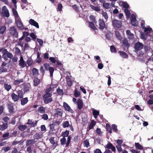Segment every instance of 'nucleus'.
I'll return each instance as SVG.
<instances>
[{"label": "nucleus", "instance_id": "obj_1", "mask_svg": "<svg viewBox=\"0 0 153 153\" xmlns=\"http://www.w3.org/2000/svg\"><path fill=\"white\" fill-rule=\"evenodd\" d=\"M8 33L10 36L13 38H17L18 37L19 33L16 27L14 26L11 27L10 28Z\"/></svg>", "mask_w": 153, "mask_h": 153}, {"label": "nucleus", "instance_id": "obj_2", "mask_svg": "<svg viewBox=\"0 0 153 153\" xmlns=\"http://www.w3.org/2000/svg\"><path fill=\"white\" fill-rule=\"evenodd\" d=\"M52 95L45 94L43 96V101L45 104H48L53 101V98L51 97Z\"/></svg>", "mask_w": 153, "mask_h": 153}, {"label": "nucleus", "instance_id": "obj_3", "mask_svg": "<svg viewBox=\"0 0 153 153\" xmlns=\"http://www.w3.org/2000/svg\"><path fill=\"white\" fill-rule=\"evenodd\" d=\"M113 26L116 29L119 28L122 26V22L121 21L114 19L112 21Z\"/></svg>", "mask_w": 153, "mask_h": 153}, {"label": "nucleus", "instance_id": "obj_4", "mask_svg": "<svg viewBox=\"0 0 153 153\" xmlns=\"http://www.w3.org/2000/svg\"><path fill=\"white\" fill-rule=\"evenodd\" d=\"M44 66L46 71H49L50 77H53V74L54 71V68L53 67H49V65L48 64L46 63H45L44 64Z\"/></svg>", "mask_w": 153, "mask_h": 153}, {"label": "nucleus", "instance_id": "obj_5", "mask_svg": "<svg viewBox=\"0 0 153 153\" xmlns=\"http://www.w3.org/2000/svg\"><path fill=\"white\" fill-rule=\"evenodd\" d=\"M122 46L123 47V50L125 51H127L128 50V48L130 46L128 40L126 38H125L122 41Z\"/></svg>", "mask_w": 153, "mask_h": 153}, {"label": "nucleus", "instance_id": "obj_6", "mask_svg": "<svg viewBox=\"0 0 153 153\" xmlns=\"http://www.w3.org/2000/svg\"><path fill=\"white\" fill-rule=\"evenodd\" d=\"M1 14L3 16L7 18H8L10 16V13L9 10L5 6L2 7Z\"/></svg>", "mask_w": 153, "mask_h": 153}, {"label": "nucleus", "instance_id": "obj_7", "mask_svg": "<svg viewBox=\"0 0 153 153\" xmlns=\"http://www.w3.org/2000/svg\"><path fill=\"white\" fill-rule=\"evenodd\" d=\"M143 47V45L140 42H136L134 45V49L137 51H139L141 50Z\"/></svg>", "mask_w": 153, "mask_h": 153}, {"label": "nucleus", "instance_id": "obj_8", "mask_svg": "<svg viewBox=\"0 0 153 153\" xmlns=\"http://www.w3.org/2000/svg\"><path fill=\"white\" fill-rule=\"evenodd\" d=\"M63 106L65 111H68L71 113H74V111L71 108L70 106L66 102H63Z\"/></svg>", "mask_w": 153, "mask_h": 153}, {"label": "nucleus", "instance_id": "obj_9", "mask_svg": "<svg viewBox=\"0 0 153 153\" xmlns=\"http://www.w3.org/2000/svg\"><path fill=\"white\" fill-rule=\"evenodd\" d=\"M16 23L18 27L19 28V29L21 30L24 29L23 25L21 22L20 18L16 20Z\"/></svg>", "mask_w": 153, "mask_h": 153}, {"label": "nucleus", "instance_id": "obj_10", "mask_svg": "<svg viewBox=\"0 0 153 153\" xmlns=\"http://www.w3.org/2000/svg\"><path fill=\"white\" fill-rule=\"evenodd\" d=\"M99 28L101 30L103 29L105 27V25L104 20L100 19L98 20Z\"/></svg>", "mask_w": 153, "mask_h": 153}, {"label": "nucleus", "instance_id": "obj_11", "mask_svg": "<svg viewBox=\"0 0 153 153\" xmlns=\"http://www.w3.org/2000/svg\"><path fill=\"white\" fill-rule=\"evenodd\" d=\"M23 86V90L24 92H27L29 91L30 88V85L28 83H23L22 84Z\"/></svg>", "mask_w": 153, "mask_h": 153}, {"label": "nucleus", "instance_id": "obj_12", "mask_svg": "<svg viewBox=\"0 0 153 153\" xmlns=\"http://www.w3.org/2000/svg\"><path fill=\"white\" fill-rule=\"evenodd\" d=\"M63 114L62 110L59 108H57L55 109V116L58 117L59 116L62 117Z\"/></svg>", "mask_w": 153, "mask_h": 153}, {"label": "nucleus", "instance_id": "obj_13", "mask_svg": "<svg viewBox=\"0 0 153 153\" xmlns=\"http://www.w3.org/2000/svg\"><path fill=\"white\" fill-rule=\"evenodd\" d=\"M29 24L32 25H33L36 27L37 28H39V26L38 23L34 20L32 19H30L29 21Z\"/></svg>", "mask_w": 153, "mask_h": 153}, {"label": "nucleus", "instance_id": "obj_14", "mask_svg": "<svg viewBox=\"0 0 153 153\" xmlns=\"http://www.w3.org/2000/svg\"><path fill=\"white\" fill-rule=\"evenodd\" d=\"M105 147L108 149H111L113 152H115V151L116 149L115 146L110 142L108 143Z\"/></svg>", "mask_w": 153, "mask_h": 153}, {"label": "nucleus", "instance_id": "obj_15", "mask_svg": "<svg viewBox=\"0 0 153 153\" xmlns=\"http://www.w3.org/2000/svg\"><path fill=\"white\" fill-rule=\"evenodd\" d=\"M19 65L22 68H24L26 65V64L22 56H21L19 61Z\"/></svg>", "mask_w": 153, "mask_h": 153}, {"label": "nucleus", "instance_id": "obj_16", "mask_svg": "<svg viewBox=\"0 0 153 153\" xmlns=\"http://www.w3.org/2000/svg\"><path fill=\"white\" fill-rule=\"evenodd\" d=\"M66 83L69 87H71L73 85V82L70 77L68 75L66 77Z\"/></svg>", "mask_w": 153, "mask_h": 153}, {"label": "nucleus", "instance_id": "obj_17", "mask_svg": "<svg viewBox=\"0 0 153 153\" xmlns=\"http://www.w3.org/2000/svg\"><path fill=\"white\" fill-rule=\"evenodd\" d=\"M126 34L128 38L129 39H133L134 38V34L131 33L129 30H127L126 31Z\"/></svg>", "mask_w": 153, "mask_h": 153}, {"label": "nucleus", "instance_id": "obj_18", "mask_svg": "<svg viewBox=\"0 0 153 153\" xmlns=\"http://www.w3.org/2000/svg\"><path fill=\"white\" fill-rule=\"evenodd\" d=\"M12 99L14 102L18 101L19 99L17 95L13 92L11 95Z\"/></svg>", "mask_w": 153, "mask_h": 153}, {"label": "nucleus", "instance_id": "obj_19", "mask_svg": "<svg viewBox=\"0 0 153 153\" xmlns=\"http://www.w3.org/2000/svg\"><path fill=\"white\" fill-rule=\"evenodd\" d=\"M7 106L9 110V112L10 113H13V112L14 108L12 103L10 102L7 104Z\"/></svg>", "mask_w": 153, "mask_h": 153}, {"label": "nucleus", "instance_id": "obj_20", "mask_svg": "<svg viewBox=\"0 0 153 153\" xmlns=\"http://www.w3.org/2000/svg\"><path fill=\"white\" fill-rule=\"evenodd\" d=\"M77 104L78 108L79 110L81 109L83 106V103L80 99H79L77 100Z\"/></svg>", "mask_w": 153, "mask_h": 153}, {"label": "nucleus", "instance_id": "obj_21", "mask_svg": "<svg viewBox=\"0 0 153 153\" xmlns=\"http://www.w3.org/2000/svg\"><path fill=\"white\" fill-rule=\"evenodd\" d=\"M8 127L7 123H3L2 125H0V130L4 131L7 129Z\"/></svg>", "mask_w": 153, "mask_h": 153}, {"label": "nucleus", "instance_id": "obj_22", "mask_svg": "<svg viewBox=\"0 0 153 153\" xmlns=\"http://www.w3.org/2000/svg\"><path fill=\"white\" fill-rule=\"evenodd\" d=\"M43 136L41 132L36 133L33 136V138L34 139H38L41 138Z\"/></svg>", "mask_w": 153, "mask_h": 153}, {"label": "nucleus", "instance_id": "obj_23", "mask_svg": "<svg viewBox=\"0 0 153 153\" xmlns=\"http://www.w3.org/2000/svg\"><path fill=\"white\" fill-rule=\"evenodd\" d=\"M36 142L35 139L27 140L26 142V146H28L30 145L33 144L35 143Z\"/></svg>", "mask_w": 153, "mask_h": 153}, {"label": "nucleus", "instance_id": "obj_24", "mask_svg": "<svg viewBox=\"0 0 153 153\" xmlns=\"http://www.w3.org/2000/svg\"><path fill=\"white\" fill-rule=\"evenodd\" d=\"M37 122V121H36L35 123H34L32 121V120L29 119L28 120V122L26 124L30 125L31 127H33L36 125Z\"/></svg>", "mask_w": 153, "mask_h": 153}, {"label": "nucleus", "instance_id": "obj_25", "mask_svg": "<svg viewBox=\"0 0 153 153\" xmlns=\"http://www.w3.org/2000/svg\"><path fill=\"white\" fill-rule=\"evenodd\" d=\"M17 93V95L19 99H21L23 98L24 93H23L22 90H19Z\"/></svg>", "mask_w": 153, "mask_h": 153}, {"label": "nucleus", "instance_id": "obj_26", "mask_svg": "<svg viewBox=\"0 0 153 153\" xmlns=\"http://www.w3.org/2000/svg\"><path fill=\"white\" fill-rule=\"evenodd\" d=\"M119 52L120 56L124 58H127L128 57V55L125 52L123 51H119Z\"/></svg>", "mask_w": 153, "mask_h": 153}, {"label": "nucleus", "instance_id": "obj_27", "mask_svg": "<svg viewBox=\"0 0 153 153\" xmlns=\"http://www.w3.org/2000/svg\"><path fill=\"white\" fill-rule=\"evenodd\" d=\"M33 85L35 86H36L40 83V80L38 78V77H36L34 78L33 80Z\"/></svg>", "mask_w": 153, "mask_h": 153}, {"label": "nucleus", "instance_id": "obj_28", "mask_svg": "<svg viewBox=\"0 0 153 153\" xmlns=\"http://www.w3.org/2000/svg\"><path fill=\"white\" fill-rule=\"evenodd\" d=\"M33 75L34 76H37L39 75V70L35 68H33L32 70Z\"/></svg>", "mask_w": 153, "mask_h": 153}, {"label": "nucleus", "instance_id": "obj_29", "mask_svg": "<svg viewBox=\"0 0 153 153\" xmlns=\"http://www.w3.org/2000/svg\"><path fill=\"white\" fill-rule=\"evenodd\" d=\"M24 82V80L23 79H18L15 80L13 82V84L14 85H17L20 83H22Z\"/></svg>", "mask_w": 153, "mask_h": 153}, {"label": "nucleus", "instance_id": "obj_30", "mask_svg": "<svg viewBox=\"0 0 153 153\" xmlns=\"http://www.w3.org/2000/svg\"><path fill=\"white\" fill-rule=\"evenodd\" d=\"M3 140H5L7 139L10 138V133L8 132H4L2 136Z\"/></svg>", "mask_w": 153, "mask_h": 153}, {"label": "nucleus", "instance_id": "obj_31", "mask_svg": "<svg viewBox=\"0 0 153 153\" xmlns=\"http://www.w3.org/2000/svg\"><path fill=\"white\" fill-rule=\"evenodd\" d=\"M21 104L22 105H24L26 104L28 102V99L27 97H25L21 99Z\"/></svg>", "mask_w": 153, "mask_h": 153}, {"label": "nucleus", "instance_id": "obj_32", "mask_svg": "<svg viewBox=\"0 0 153 153\" xmlns=\"http://www.w3.org/2000/svg\"><path fill=\"white\" fill-rule=\"evenodd\" d=\"M6 27L5 25H3L0 27V34H3L6 31Z\"/></svg>", "mask_w": 153, "mask_h": 153}, {"label": "nucleus", "instance_id": "obj_33", "mask_svg": "<svg viewBox=\"0 0 153 153\" xmlns=\"http://www.w3.org/2000/svg\"><path fill=\"white\" fill-rule=\"evenodd\" d=\"M96 124V122L94 120H92L88 127L89 130L93 128L94 126Z\"/></svg>", "mask_w": 153, "mask_h": 153}, {"label": "nucleus", "instance_id": "obj_34", "mask_svg": "<svg viewBox=\"0 0 153 153\" xmlns=\"http://www.w3.org/2000/svg\"><path fill=\"white\" fill-rule=\"evenodd\" d=\"M52 90V88L51 86L48 88L45 91V94L52 95L51 93L50 92Z\"/></svg>", "mask_w": 153, "mask_h": 153}, {"label": "nucleus", "instance_id": "obj_35", "mask_svg": "<svg viewBox=\"0 0 153 153\" xmlns=\"http://www.w3.org/2000/svg\"><path fill=\"white\" fill-rule=\"evenodd\" d=\"M92 113L94 118L96 119L97 118V116L99 114L100 112L94 109Z\"/></svg>", "mask_w": 153, "mask_h": 153}, {"label": "nucleus", "instance_id": "obj_36", "mask_svg": "<svg viewBox=\"0 0 153 153\" xmlns=\"http://www.w3.org/2000/svg\"><path fill=\"white\" fill-rule=\"evenodd\" d=\"M38 110L40 113L43 114L45 113V109L43 106H40L38 108Z\"/></svg>", "mask_w": 153, "mask_h": 153}, {"label": "nucleus", "instance_id": "obj_37", "mask_svg": "<svg viewBox=\"0 0 153 153\" xmlns=\"http://www.w3.org/2000/svg\"><path fill=\"white\" fill-rule=\"evenodd\" d=\"M27 128V126L26 125H20L18 127V128L21 131H23L25 130Z\"/></svg>", "mask_w": 153, "mask_h": 153}, {"label": "nucleus", "instance_id": "obj_38", "mask_svg": "<svg viewBox=\"0 0 153 153\" xmlns=\"http://www.w3.org/2000/svg\"><path fill=\"white\" fill-rule=\"evenodd\" d=\"M4 87L5 89L8 91L12 88L11 85H8L7 83L4 84Z\"/></svg>", "mask_w": 153, "mask_h": 153}, {"label": "nucleus", "instance_id": "obj_39", "mask_svg": "<svg viewBox=\"0 0 153 153\" xmlns=\"http://www.w3.org/2000/svg\"><path fill=\"white\" fill-rule=\"evenodd\" d=\"M17 132L16 131H11L10 134V137H16Z\"/></svg>", "mask_w": 153, "mask_h": 153}, {"label": "nucleus", "instance_id": "obj_40", "mask_svg": "<svg viewBox=\"0 0 153 153\" xmlns=\"http://www.w3.org/2000/svg\"><path fill=\"white\" fill-rule=\"evenodd\" d=\"M49 141L55 147L57 145V143H56L54 140V137H52L49 139Z\"/></svg>", "mask_w": 153, "mask_h": 153}, {"label": "nucleus", "instance_id": "obj_41", "mask_svg": "<svg viewBox=\"0 0 153 153\" xmlns=\"http://www.w3.org/2000/svg\"><path fill=\"white\" fill-rule=\"evenodd\" d=\"M135 146L136 148L138 149L141 150L143 149V146L138 143H135Z\"/></svg>", "mask_w": 153, "mask_h": 153}, {"label": "nucleus", "instance_id": "obj_42", "mask_svg": "<svg viewBox=\"0 0 153 153\" xmlns=\"http://www.w3.org/2000/svg\"><path fill=\"white\" fill-rule=\"evenodd\" d=\"M106 127L107 131L109 132V133H112V129L110 125L108 123H107L106 124Z\"/></svg>", "mask_w": 153, "mask_h": 153}, {"label": "nucleus", "instance_id": "obj_43", "mask_svg": "<svg viewBox=\"0 0 153 153\" xmlns=\"http://www.w3.org/2000/svg\"><path fill=\"white\" fill-rule=\"evenodd\" d=\"M15 53L16 55H21V53L20 50L18 47H16L15 48Z\"/></svg>", "mask_w": 153, "mask_h": 153}, {"label": "nucleus", "instance_id": "obj_44", "mask_svg": "<svg viewBox=\"0 0 153 153\" xmlns=\"http://www.w3.org/2000/svg\"><path fill=\"white\" fill-rule=\"evenodd\" d=\"M29 35V33L28 32L25 31L23 32L22 36L20 38V39H23L26 36H27Z\"/></svg>", "mask_w": 153, "mask_h": 153}, {"label": "nucleus", "instance_id": "obj_45", "mask_svg": "<svg viewBox=\"0 0 153 153\" xmlns=\"http://www.w3.org/2000/svg\"><path fill=\"white\" fill-rule=\"evenodd\" d=\"M83 144L84 146L87 148L88 147L90 146L89 143L88 139H86L83 142Z\"/></svg>", "mask_w": 153, "mask_h": 153}, {"label": "nucleus", "instance_id": "obj_46", "mask_svg": "<svg viewBox=\"0 0 153 153\" xmlns=\"http://www.w3.org/2000/svg\"><path fill=\"white\" fill-rule=\"evenodd\" d=\"M144 32H146V34L149 35L150 34V32L152 30V29L151 28H144Z\"/></svg>", "mask_w": 153, "mask_h": 153}, {"label": "nucleus", "instance_id": "obj_47", "mask_svg": "<svg viewBox=\"0 0 153 153\" xmlns=\"http://www.w3.org/2000/svg\"><path fill=\"white\" fill-rule=\"evenodd\" d=\"M69 134V131L68 130H66L65 131L62 132V136L63 137L65 138V137H68Z\"/></svg>", "mask_w": 153, "mask_h": 153}, {"label": "nucleus", "instance_id": "obj_48", "mask_svg": "<svg viewBox=\"0 0 153 153\" xmlns=\"http://www.w3.org/2000/svg\"><path fill=\"white\" fill-rule=\"evenodd\" d=\"M80 93L77 89H75L74 91V95L75 97H77L79 96Z\"/></svg>", "mask_w": 153, "mask_h": 153}, {"label": "nucleus", "instance_id": "obj_49", "mask_svg": "<svg viewBox=\"0 0 153 153\" xmlns=\"http://www.w3.org/2000/svg\"><path fill=\"white\" fill-rule=\"evenodd\" d=\"M56 91L59 95H62L63 94V90L61 89L59 87L57 88Z\"/></svg>", "mask_w": 153, "mask_h": 153}, {"label": "nucleus", "instance_id": "obj_50", "mask_svg": "<svg viewBox=\"0 0 153 153\" xmlns=\"http://www.w3.org/2000/svg\"><path fill=\"white\" fill-rule=\"evenodd\" d=\"M69 125V122L68 121L64 122L62 124V126L64 128L68 127Z\"/></svg>", "mask_w": 153, "mask_h": 153}, {"label": "nucleus", "instance_id": "obj_51", "mask_svg": "<svg viewBox=\"0 0 153 153\" xmlns=\"http://www.w3.org/2000/svg\"><path fill=\"white\" fill-rule=\"evenodd\" d=\"M89 25L90 27L92 29L94 30H96L97 28L95 27L94 25L92 22H89Z\"/></svg>", "mask_w": 153, "mask_h": 153}, {"label": "nucleus", "instance_id": "obj_52", "mask_svg": "<svg viewBox=\"0 0 153 153\" xmlns=\"http://www.w3.org/2000/svg\"><path fill=\"white\" fill-rule=\"evenodd\" d=\"M90 6L91 8L94 10L99 11L100 10V9L98 7H95L92 4H90Z\"/></svg>", "mask_w": 153, "mask_h": 153}, {"label": "nucleus", "instance_id": "obj_53", "mask_svg": "<svg viewBox=\"0 0 153 153\" xmlns=\"http://www.w3.org/2000/svg\"><path fill=\"white\" fill-rule=\"evenodd\" d=\"M115 35H116V38L120 40L121 39V36L119 31H115Z\"/></svg>", "mask_w": 153, "mask_h": 153}, {"label": "nucleus", "instance_id": "obj_54", "mask_svg": "<svg viewBox=\"0 0 153 153\" xmlns=\"http://www.w3.org/2000/svg\"><path fill=\"white\" fill-rule=\"evenodd\" d=\"M103 7L106 9H109L110 7V4L108 3H104L103 4Z\"/></svg>", "mask_w": 153, "mask_h": 153}, {"label": "nucleus", "instance_id": "obj_55", "mask_svg": "<svg viewBox=\"0 0 153 153\" xmlns=\"http://www.w3.org/2000/svg\"><path fill=\"white\" fill-rule=\"evenodd\" d=\"M147 35L146 34H145L143 33H141L140 35V38L142 39L146 40L147 38Z\"/></svg>", "mask_w": 153, "mask_h": 153}, {"label": "nucleus", "instance_id": "obj_56", "mask_svg": "<svg viewBox=\"0 0 153 153\" xmlns=\"http://www.w3.org/2000/svg\"><path fill=\"white\" fill-rule=\"evenodd\" d=\"M23 39H20V38L18 39V45L20 46L21 47H23L24 44L23 42L21 41Z\"/></svg>", "mask_w": 153, "mask_h": 153}, {"label": "nucleus", "instance_id": "obj_57", "mask_svg": "<svg viewBox=\"0 0 153 153\" xmlns=\"http://www.w3.org/2000/svg\"><path fill=\"white\" fill-rule=\"evenodd\" d=\"M71 139V137L70 136H69L68 137L67 139V141L66 143V145L65 146V147H67L68 146L69 144L70 143Z\"/></svg>", "mask_w": 153, "mask_h": 153}, {"label": "nucleus", "instance_id": "obj_58", "mask_svg": "<svg viewBox=\"0 0 153 153\" xmlns=\"http://www.w3.org/2000/svg\"><path fill=\"white\" fill-rule=\"evenodd\" d=\"M66 141V139L65 138L63 137L60 140L61 142V144L62 145H64L65 144V142Z\"/></svg>", "mask_w": 153, "mask_h": 153}, {"label": "nucleus", "instance_id": "obj_59", "mask_svg": "<svg viewBox=\"0 0 153 153\" xmlns=\"http://www.w3.org/2000/svg\"><path fill=\"white\" fill-rule=\"evenodd\" d=\"M39 70L40 73L42 74V76H43L45 73V71L43 67L42 66H41Z\"/></svg>", "mask_w": 153, "mask_h": 153}, {"label": "nucleus", "instance_id": "obj_60", "mask_svg": "<svg viewBox=\"0 0 153 153\" xmlns=\"http://www.w3.org/2000/svg\"><path fill=\"white\" fill-rule=\"evenodd\" d=\"M2 120L5 123H7L8 124V121L10 120V119L8 117L6 116L3 118Z\"/></svg>", "mask_w": 153, "mask_h": 153}, {"label": "nucleus", "instance_id": "obj_61", "mask_svg": "<svg viewBox=\"0 0 153 153\" xmlns=\"http://www.w3.org/2000/svg\"><path fill=\"white\" fill-rule=\"evenodd\" d=\"M112 129H113L114 131L116 132H117L118 129H117V126H116L114 124H112Z\"/></svg>", "mask_w": 153, "mask_h": 153}, {"label": "nucleus", "instance_id": "obj_62", "mask_svg": "<svg viewBox=\"0 0 153 153\" xmlns=\"http://www.w3.org/2000/svg\"><path fill=\"white\" fill-rule=\"evenodd\" d=\"M124 11L126 16H129L130 15V12L128 9H125Z\"/></svg>", "mask_w": 153, "mask_h": 153}, {"label": "nucleus", "instance_id": "obj_63", "mask_svg": "<svg viewBox=\"0 0 153 153\" xmlns=\"http://www.w3.org/2000/svg\"><path fill=\"white\" fill-rule=\"evenodd\" d=\"M72 7L74 10L76 12L79 11V8L76 4H74L72 6Z\"/></svg>", "mask_w": 153, "mask_h": 153}, {"label": "nucleus", "instance_id": "obj_64", "mask_svg": "<svg viewBox=\"0 0 153 153\" xmlns=\"http://www.w3.org/2000/svg\"><path fill=\"white\" fill-rule=\"evenodd\" d=\"M123 7L125 9H128L129 7V5L126 2H124L123 3Z\"/></svg>", "mask_w": 153, "mask_h": 153}]
</instances>
